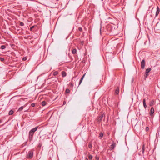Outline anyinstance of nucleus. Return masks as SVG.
<instances>
[{
  "label": "nucleus",
  "mask_w": 160,
  "mask_h": 160,
  "mask_svg": "<svg viewBox=\"0 0 160 160\" xmlns=\"http://www.w3.org/2000/svg\"><path fill=\"white\" fill-rule=\"evenodd\" d=\"M38 127H36L35 128L31 129L29 132V138L30 141L32 140L33 135L34 134L35 132L37 130Z\"/></svg>",
  "instance_id": "1"
},
{
  "label": "nucleus",
  "mask_w": 160,
  "mask_h": 160,
  "mask_svg": "<svg viewBox=\"0 0 160 160\" xmlns=\"http://www.w3.org/2000/svg\"><path fill=\"white\" fill-rule=\"evenodd\" d=\"M33 152L32 151H29L28 153V157L30 158H32L33 156Z\"/></svg>",
  "instance_id": "2"
},
{
  "label": "nucleus",
  "mask_w": 160,
  "mask_h": 160,
  "mask_svg": "<svg viewBox=\"0 0 160 160\" xmlns=\"http://www.w3.org/2000/svg\"><path fill=\"white\" fill-rule=\"evenodd\" d=\"M154 112V108L153 107H152L151 108V110L150 111V112H149L150 115L151 117L153 116V114Z\"/></svg>",
  "instance_id": "3"
},
{
  "label": "nucleus",
  "mask_w": 160,
  "mask_h": 160,
  "mask_svg": "<svg viewBox=\"0 0 160 160\" xmlns=\"http://www.w3.org/2000/svg\"><path fill=\"white\" fill-rule=\"evenodd\" d=\"M145 61L144 59L142 60L141 62V67L142 69H144L145 67Z\"/></svg>",
  "instance_id": "4"
},
{
  "label": "nucleus",
  "mask_w": 160,
  "mask_h": 160,
  "mask_svg": "<svg viewBox=\"0 0 160 160\" xmlns=\"http://www.w3.org/2000/svg\"><path fill=\"white\" fill-rule=\"evenodd\" d=\"M160 12V8L158 7H157V11L156 12L155 17L157 16Z\"/></svg>",
  "instance_id": "5"
},
{
  "label": "nucleus",
  "mask_w": 160,
  "mask_h": 160,
  "mask_svg": "<svg viewBox=\"0 0 160 160\" xmlns=\"http://www.w3.org/2000/svg\"><path fill=\"white\" fill-rule=\"evenodd\" d=\"M155 103V102L154 100H152L150 102L149 105L150 106H153Z\"/></svg>",
  "instance_id": "6"
},
{
  "label": "nucleus",
  "mask_w": 160,
  "mask_h": 160,
  "mask_svg": "<svg viewBox=\"0 0 160 160\" xmlns=\"http://www.w3.org/2000/svg\"><path fill=\"white\" fill-rule=\"evenodd\" d=\"M85 74H84L82 77L81 78L80 80V81H79V85H80V84H81V83H82V81L85 76Z\"/></svg>",
  "instance_id": "7"
},
{
  "label": "nucleus",
  "mask_w": 160,
  "mask_h": 160,
  "mask_svg": "<svg viewBox=\"0 0 160 160\" xmlns=\"http://www.w3.org/2000/svg\"><path fill=\"white\" fill-rule=\"evenodd\" d=\"M85 74H84L82 77L81 78L80 80V81H79V85H80V84H81V83H82V81L85 76Z\"/></svg>",
  "instance_id": "8"
},
{
  "label": "nucleus",
  "mask_w": 160,
  "mask_h": 160,
  "mask_svg": "<svg viewBox=\"0 0 160 160\" xmlns=\"http://www.w3.org/2000/svg\"><path fill=\"white\" fill-rule=\"evenodd\" d=\"M85 74H84L82 77L81 78L80 80V81H79V85H80V84H81V83H82V81L85 76Z\"/></svg>",
  "instance_id": "9"
},
{
  "label": "nucleus",
  "mask_w": 160,
  "mask_h": 160,
  "mask_svg": "<svg viewBox=\"0 0 160 160\" xmlns=\"http://www.w3.org/2000/svg\"><path fill=\"white\" fill-rule=\"evenodd\" d=\"M85 74H84L82 77L81 78L80 80V81H79V85H80V84H81V83H82V81L85 76Z\"/></svg>",
  "instance_id": "10"
},
{
  "label": "nucleus",
  "mask_w": 160,
  "mask_h": 160,
  "mask_svg": "<svg viewBox=\"0 0 160 160\" xmlns=\"http://www.w3.org/2000/svg\"><path fill=\"white\" fill-rule=\"evenodd\" d=\"M115 146V143H113L111 146L110 148L111 150H113L114 149Z\"/></svg>",
  "instance_id": "11"
},
{
  "label": "nucleus",
  "mask_w": 160,
  "mask_h": 160,
  "mask_svg": "<svg viewBox=\"0 0 160 160\" xmlns=\"http://www.w3.org/2000/svg\"><path fill=\"white\" fill-rule=\"evenodd\" d=\"M103 114H102L99 117H98V121L99 122H100V121H101L102 120V118H103Z\"/></svg>",
  "instance_id": "12"
},
{
  "label": "nucleus",
  "mask_w": 160,
  "mask_h": 160,
  "mask_svg": "<svg viewBox=\"0 0 160 160\" xmlns=\"http://www.w3.org/2000/svg\"><path fill=\"white\" fill-rule=\"evenodd\" d=\"M151 70V68H148L146 69L145 73L148 74V73L150 72Z\"/></svg>",
  "instance_id": "13"
},
{
  "label": "nucleus",
  "mask_w": 160,
  "mask_h": 160,
  "mask_svg": "<svg viewBox=\"0 0 160 160\" xmlns=\"http://www.w3.org/2000/svg\"><path fill=\"white\" fill-rule=\"evenodd\" d=\"M143 106L145 108H146L147 107V105L146 103V100L145 99H143Z\"/></svg>",
  "instance_id": "14"
},
{
  "label": "nucleus",
  "mask_w": 160,
  "mask_h": 160,
  "mask_svg": "<svg viewBox=\"0 0 160 160\" xmlns=\"http://www.w3.org/2000/svg\"><path fill=\"white\" fill-rule=\"evenodd\" d=\"M62 74L63 77H65L66 76V73L64 71H63L62 72Z\"/></svg>",
  "instance_id": "15"
},
{
  "label": "nucleus",
  "mask_w": 160,
  "mask_h": 160,
  "mask_svg": "<svg viewBox=\"0 0 160 160\" xmlns=\"http://www.w3.org/2000/svg\"><path fill=\"white\" fill-rule=\"evenodd\" d=\"M119 88H118L116 89L115 91V93L116 94H118L119 93Z\"/></svg>",
  "instance_id": "16"
},
{
  "label": "nucleus",
  "mask_w": 160,
  "mask_h": 160,
  "mask_svg": "<svg viewBox=\"0 0 160 160\" xmlns=\"http://www.w3.org/2000/svg\"><path fill=\"white\" fill-rule=\"evenodd\" d=\"M103 136V134L101 132L99 134V137L101 139L102 138Z\"/></svg>",
  "instance_id": "17"
},
{
  "label": "nucleus",
  "mask_w": 160,
  "mask_h": 160,
  "mask_svg": "<svg viewBox=\"0 0 160 160\" xmlns=\"http://www.w3.org/2000/svg\"><path fill=\"white\" fill-rule=\"evenodd\" d=\"M72 52L73 54H75L77 52V50L76 49H73L72 50Z\"/></svg>",
  "instance_id": "18"
},
{
  "label": "nucleus",
  "mask_w": 160,
  "mask_h": 160,
  "mask_svg": "<svg viewBox=\"0 0 160 160\" xmlns=\"http://www.w3.org/2000/svg\"><path fill=\"white\" fill-rule=\"evenodd\" d=\"M46 104V102L45 101H43L42 102V105L43 106H45Z\"/></svg>",
  "instance_id": "19"
},
{
  "label": "nucleus",
  "mask_w": 160,
  "mask_h": 160,
  "mask_svg": "<svg viewBox=\"0 0 160 160\" xmlns=\"http://www.w3.org/2000/svg\"><path fill=\"white\" fill-rule=\"evenodd\" d=\"M5 48H6V46L4 45H2L1 46V49H2V50L4 49Z\"/></svg>",
  "instance_id": "20"
},
{
  "label": "nucleus",
  "mask_w": 160,
  "mask_h": 160,
  "mask_svg": "<svg viewBox=\"0 0 160 160\" xmlns=\"http://www.w3.org/2000/svg\"><path fill=\"white\" fill-rule=\"evenodd\" d=\"M58 74V72L57 71H55L53 72V75L54 76H56Z\"/></svg>",
  "instance_id": "21"
},
{
  "label": "nucleus",
  "mask_w": 160,
  "mask_h": 160,
  "mask_svg": "<svg viewBox=\"0 0 160 160\" xmlns=\"http://www.w3.org/2000/svg\"><path fill=\"white\" fill-rule=\"evenodd\" d=\"M13 113V111L12 110H10L9 112V115H12Z\"/></svg>",
  "instance_id": "22"
},
{
  "label": "nucleus",
  "mask_w": 160,
  "mask_h": 160,
  "mask_svg": "<svg viewBox=\"0 0 160 160\" xmlns=\"http://www.w3.org/2000/svg\"><path fill=\"white\" fill-rule=\"evenodd\" d=\"M145 150V147H144V145H143L142 146V153L143 154L144 153V152Z\"/></svg>",
  "instance_id": "23"
},
{
  "label": "nucleus",
  "mask_w": 160,
  "mask_h": 160,
  "mask_svg": "<svg viewBox=\"0 0 160 160\" xmlns=\"http://www.w3.org/2000/svg\"><path fill=\"white\" fill-rule=\"evenodd\" d=\"M70 90L68 89H67L66 90L65 92L67 93H68L70 92Z\"/></svg>",
  "instance_id": "24"
},
{
  "label": "nucleus",
  "mask_w": 160,
  "mask_h": 160,
  "mask_svg": "<svg viewBox=\"0 0 160 160\" xmlns=\"http://www.w3.org/2000/svg\"><path fill=\"white\" fill-rule=\"evenodd\" d=\"M23 106H21L18 109V111H21L23 109Z\"/></svg>",
  "instance_id": "25"
},
{
  "label": "nucleus",
  "mask_w": 160,
  "mask_h": 160,
  "mask_svg": "<svg viewBox=\"0 0 160 160\" xmlns=\"http://www.w3.org/2000/svg\"><path fill=\"white\" fill-rule=\"evenodd\" d=\"M92 155H90L88 156V158L89 160H91L92 158Z\"/></svg>",
  "instance_id": "26"
},
{
  "label": "nucleus",
  "mask_w": 160,
  "mask_h": 160,
  "mask_svg": "<svg viewBox=\"0 0 160 160\" xmlns=\"http://www.w3.org/2000/svg\"><path fill=\"white\" fill-rule=\"evenodd\" d=\"M108 29H109V30H109V31L110 32H111L112 30H111V27L110 26H108Z\"/></svg>",
  "instance_id": "27"
},
{
  "label": "nucleus",
  "mask_w": 160,
  "mask_h": 160,
  "mask_svg": "<svg viewBox=\"0 0 160 160\" xmlns=\"http://www.w3.org/2000/svg\"><path fill=\"white\" fill-rule=\"evenodd\" d=\"M78 30L79 31H80L81 32H82V28L81 27H79Z\"/></svg>",
  "instance_id": "28"
},
{
  "label": "nucleus",
  "mask_w": 160,
  "mask_h": 160,
  "mask_svg": "<svg viewBox=\"0 0 160 160\" xmlns=\"http://www.w3.org/2000/svg\"><path fill=\"white\" fill-rule=\"evenodd\" d=\"M148 75H149L148 74L145 73V75H144L145 78H147L148 77Z\"/></svg>",
  "instance_id": "29"
},
{
  "label": "nucleus",
  "mask_w": 160,
  "mask_h": 160,
  "mask_svg": "<svg viewBox=\"0 0 160 160\" xmlns=\"http://www.w3.org/2000/svg\"><path fill=\"white\" fill-rule=\"evenodd\" d=\"M34 28V26H32V27H31L30 28V30L31 31H32V29Z\"/></svg>",
  "instance_id": "30"
},
{
  "label": "nucleus",
  "mask_w": 160,
  "mask_h": 160,
  "mask_svg": "<svg viewBox=\"0 0 160 160\" xmlns=\"http://www.w3.org/2000/svg\"><path fill=\"white\" fill-rule=\"evenodd\" d=\"M92 144L90 143H89L88 145V148H92Z\"/></svg>",
  "instance_id": "31"
},
{
  "label": "nucleus",
  "mask_w": 160,
  "mask_h": 160,
  "mask_svg": "<svg viewBox=\"0 0 160 160\" xmlns=\"http://www.w3.org/2000/svg\"><path fill=\"white\" fill-rule=\"evenodd\" d=\"M20 25L21 26H23L24 25V24L23 22H21L20 23Z\"/></svg>",
  "instance_id": "32"
},
{
  "label": "nucleus",
  "mask_w": 160,
  "mask_h": 160,
  "mask_svg": "<svg viewBox=\"0 0 160 160\" xmlns=\"http://www.w3.org/2000/svg\"><path fill=\"white\" fill-rule=\"evenodd\" d=\"M0 59L1 61H2V62L4 61V59L3 58H0Z\"/></svg>",
  "instance_id": "33"
},
{
  "label": "nucleus",
  "mask_w": 160,
  "mask_h": 160,
  "mask_svg": "<svg viewBox=\"0 0 160 160\" xmlns=\"http://www.w3.org/2000/svg\"><path fill=\"white\" fill-rule=\"evenodd\" d=\"M27 59V58L26 57H24L23 58L22 60L23 61H25Z\"/></svg>",
  "instance_id": "34"
},
{
  "label": "nucleus",
  "mask_w": 160,
  "mask_h": 160,
  "mask_svg": "<svg viewBox=\"0 0 160 160\" xmlns=\"http://www.w3.org/2000/svg\"><path fill=\"white\" fill-rule=\"evenodd\" d=\"M31 106L33 107H34L35 106V104L34 103H32L31 104Z\"/></svg>",
  "instance_id": "35"
},
{
  "label": "nucleus",
  "mask_w": 160,
  "mask_h": 160,
  "mask_svg": "<svg viewBox=\"0 0 160 160\" xmlns=\"http://www.w3.org/2000/svg\"><path fill=\"white\" fill-rule=\"evenodd\" d=\"M149 129V128L148 127H146V130H148Z\"/></svg>",
  "instance_id": "36"
},
{
  "label": "nucleus",
  "mask_w": 160,
  "mask_h": 160,
  "mask_svg": "<svg viewBox=\"0 0 160 160\" xmlns=\"http://www.w3.org/2000/svg\"><path fill=\"white\" fill-rule=\"evenodd\" d=\"M96 160H98L99 159V157H96Z\"/></svg>",
  "instance_id": "37"
},
{
  "label": "nucleus",
  "mask_w": 160,
  "mask_h": 160,
  "mask_svg": "<svg viewBox=\"0 0 160 160\" xmlns=\"http://www.w3.org/2000/svg\"><path fill=\"white\" fill-rule=\"evenodd\" d=\"M66 102H65V101L63 102V104H66Z\"/></svg>",
  "instance_id": "38"
},
{
  "label": "nucleus",
  "mask_w": 160,
  "mask_h": 160,
  "mask_svg": "<svg viewBox=\"0 0 160 160\" xmlns=\"http://www.w3.org/2000/svg\"><path fill=\"white\" fill-rule=\"evenodd\" d=\"M70 84H71V85L72 86H73V84L72 83H70Z\"/></svg>",
  "instance_id": "39"
},
{
  "label": "nucleus",
  "mask_w": 160,
  "mask_h": 160,
  "mask_svg": "<svg viewBox=\"0 0 160 160\" xmlns=\"http://www.w3.org/2000/svg\"><path fill=\"white\" fill-rule=\"evenodd\" d=\"M85 160H88V159L87 158H85Z\"/></svg>",
  "instance_id": "40"
},
{
  "label": "nucleus",
  "mask_w": 160,
  "mask_h": 160,
  "mask_svg": "<svg viewBox=\"0 0 160 160\" xmlns=\"http://www.w3.org/2000/svg\"><path fill=\"white\" fill-rule=\"evenodd\" d=\"M1 121L0 120V123H1Z\"/></svg>",
  "instance_id": "41"
},
{
  "label": "nucleus",
  "mask_w": 160,
  "mask_h": 160,
  "mask_svg": "<svg viewBox=\"0 0 160 160\" xmlns=\"http://www.w3.org/2000/svg\"><path fill=\"white\" fill-rule=\"evenodd\" d=\"M101 0L102 1H103V0Z\"/></svg>",
  "instance_id": "42"
}]
</instances>
